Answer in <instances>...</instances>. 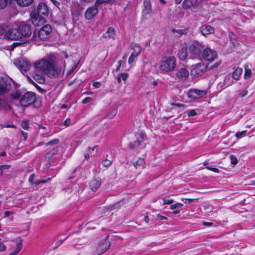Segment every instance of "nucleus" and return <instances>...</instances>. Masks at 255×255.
<instances>
[{
  "instance_id": "obj_1",
  "label": "nucleus",
  "mask_w": 255,
  "mask_h": 255,
  "mask_svg": "<svg viewBox=\"0 0 255 255\" xmlns=\"http://www.w3.org/2000/svg\"><path fill=\"white\" fill-rule=\"evenodd\" d=\"M35 67L48 76L53 78L57 77L61 70L55 64V59L53 55L46 56L35 63Z\"/></svg>"
},
{
  "instance_id": "obj_2",
  "label": "nucleus",
  "mask_w": 255,
  "mask_h": 255,
  "mask_svg": "<svg viewBox=\"0 0 255 255\" xmlns=\"http://www.w3.org/2000/svg\"><path fill=\"white\" fill-rule=\"evenodd\" d=\"M13 100H17L22 106L27 107L31 105L35 100V95L33 92H27L22 93L17 91L11 95Z\"/></svg>"
},
{
  "instance_id": "obj_3",
  "label": "nucleus",
  "mask_w": 255,
  "mask_h": 255,
  "mask_svg": "<svg viewBox=\"0 0 255 255\" xmlns=\"http://www.w3.org/2000/svg\"><path fill=\"white\" fill-rule=\"evenodd\" d=\"M159 69L166 72L173 71L176 65V59L174 56L164 58L159 63Z\"/></svg>"
},
{
  "instance_id": "obj_4",
  "label": "nucleus",
  "mask_w": 255,
  "mask_h": 255,
  "mask_svg": "<svg viewBox=\"0 0 255 255\" xmlns=\"http://www.w3.org/2000/svg\"><path fill=\"white\" fill-rule=\"evenodd\" d=\"M51 31V27L49 25H45L37 32L34 31L33 37L35 41L44 40L46 39Z\"/></svg>"
},
{
  "instance_id": "obj_5",
  "label": "nucleus",
  "mask_w": 255,
  "mask_h": 255,
  "mask_svg": "<svg viewBox=\"0 0 255 255\" xmlns=\"http://www.w3.org/2000/svg\"><path fill=\"white\" fill-rule=\"evenodd\" d=\"M207 66L203 63L197 64L191 71V76L196 77L203 75L207 70Z\"/></svg>"
},
{
  "instance_id": "obj_6",
  "label": "nucleus",
  "mask_w": 255,
  "mask_h": 255,
  "mask_svg": "<svg viewBox=\"0 0 255 255\" xmlns=\"http://www.w3.org/2000/svg\"><path fill=\"white\" fill-rule=\"evenodd\" d=\"M17 28L19 33L20 38L28 37L31 34L30 26L24 22L19 23Z\"/></svg>"
},
{
  "instance_id": "obj_7",
  "label": "nucleus",
  "mask_w": 255,
  "mask_h": 255,
  "mask_svg": "<svg viewBox=\"0 0 255 255\" xmlns=\"http://www.w3.org/2000/svg\"><path fill=\"white\" fill-rule=\"evenodd\" d=\"M14 64L22 73L27 71L30 67V64L26 60L22 58L16 59L14 61Z\"/></svg>"
},
{
  "instance_id": "obj_8",
  "label": "nucleus",
  "mask_w": 255,
  "mask_h": 255,
  "mask_svg": "<svg viewBox=\"0 0 255 255\" xmlns=\"http://www.w3.org/2000/svg\"><path fill=\"white\" fill-rule=\"evenodd\" d=\"M202 57L207 61L212 62L217 58V54L216 51L209 48H205L202 53Z\"/></svg>"
},
{
  "instance_id": "obj_9",
  "label": "nucleus",
  "mask_w": 255,
  "mask_h": 255,
  "mask_svg": "<svg viewBox=\"0 0 255 255\" xmlns=\"http://www.w3.org/2000/svg\"><path fill=\"white\" fill-rule=\"evenodd\" d=\"M205 46L201 43L195 41L190 45L189 49L190 52L195 55H199L201 53V51L204 50Z\"/></svg>"
},
{
  "instance_id": "obj_10",
  "label": "nucleus",
  "mask_w": 255,
  "mask_h": 255,
  "mask_svg": "<svg viewBox=\"0 0 255 255\" xmlns=\"http://www.w3.org/2000/svg\"><path fill=\"white\" fill-rule=\"evenodd\" d=\"M131 48L133 50V52L128 58V63L131 64L133 62L134 58H136L140 53L141 51V48L138 45L132 44Z\"/></svg>"
},
{
  "instance_id": "obj_11",
  "label": "nucleus",
  "mask_w": 255,
  "mask_h": 255,
  "mask_svg": "<svg viewBox=\"0 0 255 255\" xmlns=\"http://www.w3.org/2000/svg\"><path fill=\"white\" fill-rule=\"evenodd\" d=\"M206 94L205 90H200L198 89L190 90L188 92V96L192 99H198L204 96Z\"/></svg>"
},
{
  "instance_id": "obj_12",
  "label": "nucleus",
  "mask_w": 255,
  "mask_h": 255,
  "mask_svg": "<svg viewBox=\"0 0 255 255\" xmlns=\"http://www.w3.org/2000/svg\"><path fill=\"white\" fill-rule=\"evenodd\" d=\"M6 39L17 40L20 39V34L17 28H11L7 30Z\"/></svg>"
},
{
  "instance_id": "obj_13",
  "label": "nucleus",
  "mask_w": 255,
  "mask_h": 255,
  "mask_svg": "<svg viewBox=\"0 0 255 255\" xmlns=\"http://www.w3.org/2000/svg\"><path fill=\"white\" fill-rule=\"evenodd\" d=\"M189 73L185 68H182L177 70L176 73V77L181 81H185L187 79Z\"/></svg>"
},
{
  "instance_id": "obj_14",
  "label": "nucleus",
  "mask_w": 255,
  "mask_h": 255,
  "mask_svg": "<svg viewBox=\"0 0 255 255\" xmlns=\"http://www.w3.org/2000/svg\"><path fill=\"white\" fill-rule=\"evenodd\" d=\"M49 10L47 6L44 3H40L37 8V14L40 16H46L48 14Z\"/></svg>"
},
{
  "instance_id": "obj_15",
  "label": "nucleus",
  "mask_w": 255,
  "mask_h": 255,
  "mask_svg": "<svg viewBox=\"0 0 255 255\" xmlns=\"http://www.w3.org/2000/svg\"><path fill=\"white\" fill-rule=\"evenodd\" d=\"M110 247V244L107 241L99 244L96 248V252L98 255L102 254L107 251Z\"/></svg>"
},
{
  "instance_id": "obj_16",
  "label": "nucleus",
  "mask_w": 255,
  "mask_h": 255,
  "mask_svg": "<svg viewBox=\"0 0 255 255\" xmlns=\"http://www.w3.org/2000/svg\"><path fill=\"white\" fill-rule=\"evenodd\" d=\"M98 8L95 6L88 8L85 12V16L87 19H91L98 13Z\"/></svg>"
},
{
  "instance_id": "obj_17",
  "label": "nucleus",
  "mask_w": 255,
  "mask_h": 255,
  "mask_svg": "<svg viewBox=\"0 0 255 255\" xmlns=\"http://www.w3.org/2000/svg\"><path fill=\"white\" fill-rule=\"evenodd\" d=\"M198 5V0H184L182 6L184 9H188L192 7H195Z\"/></svg>"
},
{
  "instance_id": "obj_18",
  "label": "nucleus",
  "mask_w": 255,
  "mask_h": 255,
  "mask_svg": "<svg viewBox=\"0 0 255 255\" xmlns=\"http://www.w3.org/2000/svg\"><path fill=\"white\" fill-rule=\"evenodd\" d=\"M32 23L35 26L42 25L45 22V19L43 16L36 14L31 19Z\"/></svg>"
},
{
  "instance_id": "obj_19",
  "label": "nucleus",
  "mask_w": 255,
  "mask_h": 255,
  "mask_svg": "<svg viewBox=\"0 0 255 255\" xmlns=\"http://www.w3.org/2000/svg\"><path fill=\"white\" fill-rule=\"evenodd\" d=\"M101 185V180L99 178H96L91 181L90 184V188L92 191H96L99 189Z\"/></svg>"
},
{
  "instance_id": "obj_20",
  "label": "nucleus",
  "mask_w": 255,
  "mask_h": 255,
  "mask_svg": "<svg viewBox=\"0 0 255 255\" xmlns=\"http://www.w3.org/2000/svg\"><path fill=\"white\" fill-rule=\"evenodd\" d=\"M16 249L9 255H16L21 250L22 247V239L21 238H17L16 240Z\"/></svg>"
},
{
  "instance_id": "obj_21",
  "label": "nucleus",
  "mask_w": 255,
  "mask_h": 255,
  "mask_svg": "<svg viewBox=\"0 0 255 255\" xmlns=\"http://www.w3.org/2000/svg\"><path fill=\"white\" fill-rule=\"evenodd\" d=\"M201 30L202 34L206 36L214 32V29L210 25H205L202 26Z\"/></svg>"
},
{
  "instance_id": "obj_22",
  "label": "nucleus",
  "mask_w": 255,
  "mask_h": 255,
  "mask_svg": "<svg viewBox=\"0 0 255 255\" xmlns=\"http://www.w3.org/2000/svg\"><path fill=\"white\" fill-rule=\"evenodd\" d=\"M115 35V31L112 27H110L108 29L106 34H104L103 37L104 38H108L109 39L112 38Z\"/></svg>"
},
{
  "instance_id": "obj_23",
  "label": "nucleus",
  "mask_w": 255,
  "mask_h": 255,
  "mask_svg": "<svg viewBox=\"0 0 255 255\" xmlns=\"http://www.w3.org/2000/svg\"><path fill=\"white\" fill-rule=\"evenodd\" d=\"M151 11V6L150 2L148 1H144V9H143V13L144 14H148Z\"/></svg>"
},
{
  "instance_id": "obj_24",
  "label": "nucleus",
  "mask_w": 255,
  "mask_h": 255,
  "mask_svg": "<svg viewBox=\"0 0 255 255\" xmlns=\"http://www.w3.org/2000/svg\"><path fill=\"white\" fill-rule=\"evenodd\" d=\"M33 78L35 81L40 84L43 83L45 81L44 76L42 75L39 74L36 72L34 73L33 75Z\"/></svg>"
},
{
  "instance_id": "obj_25",
  "label": "nucleus",
  "mask_w": 255,
  "mask_h": 255,
  "mask_svg": "<svg viewBox=\"0 0 255 255\" xmlns=\"http://www.w3.org/2000/svg\"><path fill=\"white\" fill-rule=\"evenodd\" d=\"M18 5L22 7L27 6L31 4L34 0H15Z\"/></svg>"
},
{
  "instance_id": "obj_26",
  "label": "nucleus",
  "mask_w": 255,
  "mask_h": 255,
  "mask_svg": "<svg viewBox=\"0 0 255 255\" xmlns=\"http://www.w3.org/2000/svg\"><path fill=\"white\" fill-rule=\"evenodd\" d=\"M8 27L7 25L5 24H0V36L3 37L4 38L6 39V35L7 34Z\"/></svg>"
},
{
  "instance_id": "obj_27",
  "label": "nucleus",
  "mask_w": 255,
  "mask_h": 255,
  "mask_svg": "<svg viewBox=\"0 0 255 255\" xmlns=\"http://www.w3.org/2000/svg\"><path fill=\"white\" fill-rule=\"evenodd\" d=\"M183 206V204L180 203H177L175 204L172 205L170 206V209L172 210H174V211L172 212L174 214H177L180 213L179 208H181Z\"/></svg>"
},
{
  "instance_id": "obj_28",
  "label": "nucleus",
  "mask_w": 255,
  "mask_h": 255,
  "mask_svg": "<svg viewBox=\"0 0 255 255\" xmlns=\"http://www.w3.org/2000/svg\"><path fill=\"white\" fill-rule=\"evenodd\" d=\"M178 56L181 60H184L187 56V49L184 48L181 49L178 53Z\"/></svg>"
},
{
  "instance_id": "obj_29",
  "label": "nucleus",
  "mask_w": 255,
  "mask_h": 255,
  "mask_svg": "<svg viewBox=\"0 0 255 255\" xmlns=\"http://www.w3.org/2000/svg\"><path fill=\"white\" fill-rule=\"evenodd\" d=\"M243 72L242 69L241 68H238L236 69V70L233 73L232 77L233 78L236 80H238L242 73Z\"/></svg>"
},
{
  "instance_id": "obj_30",
  "label": "nucleus",
  "mask_w": 255,
  "mask_h": 255,
  "mask_svg": "<svg viewBox=\"0 0 255 255\" xmlns=\"http://www.w3.org/2000/svg\"><path fill=\"white\" fill-rule=\"evenodd\" d=\"M128 74L127 73H123L120 74L118 76L117 80L118 82L120 83L121 82V79L123 80L124 81H126L128 77Z\"/></svg>"
},
{
  "instance_id": "obj_31",
  "label": "nucleus",
  "mask_w": 255,
  "mask_h": 255,
  "mask_svg": "<svg viewBox=\"0 0 255 255\" xmlns=\"http://www.w3.org/2000/svg\"><path fill=\"white\" fill-rule=\"evenodd\" d=\"M144 163V159L143 158H139L134 163L133 165L136 168L138 166H142Z\"/></svg>"
},
{
  "instance_id": "obj_32",
  "label": "nucleus",
  "mask_w": 255,
  "mask_h": 255,
  "mask_svg": "<svg viewBox=\"0 0 255 255\" xmlns=\"http://www.w3.org/2000/svg\"><path fill=\"white\" fill-rule=\"evenodd\" d=\"M141 142V141H140V140H137L135 141L133 143H130L129 145V147L131 149H133L138 146L140 144Z\"/></svg>"
},
{
  "instance_id": "obj_33",
  "label": "nucleus",
  "mask_w": 255,
  "mask_h": 255,
  "mask_svg": "<svg viewBox=\"0 0 255 255\" xmlns=\"http://www.w3.org/2000/svg\"><path fill=\"white\" fill-rule=\"evenodd\" d=\"M252 71L250 69L246 68L245 69V72L244 75V78L245 79L250 78L252 75Z\"/></svg>"
},
{
  "instance_id": "obj_34",
  "label": "nucleus",
  "mask_w": 255,
  "mask_h": 255,
  "mask_svg": "<svg viewBox=\"0 0 255 255\" xmlns=\"http://www.w3.org/2000/svg\"><path fill=\"white\" fill-rule=\"evenodd\" d=\"M9 0H0V9H3L6 7Z\"/></svg>"
},
{
  "instance_id": "obj_35",
  "label": "nucleus",
  "mask_w": 255,
  "mask_h": 255,
  "mask_svg": "<svg viewBox=\"0 0 255 255\" xmlns=\"http://www.w3.org/2000/svg\"><path fill=\"white\" fill-rule=\"evenodd\" d=\"M21 126L24 129H27L29 128L28 122L26 121H23L21 122Z\"/></svg>"
},
{
  "instance_id": "obj_36",
  "label": "nucleus",
  "mask_w": 255,
  "mask_h": 255,
  "mask_svg": "<svg viewBox=\"0 0 255 255\" xmlns=\"http://www.w3.org/2000/svg\"><path fill=\"white\" fill-rule=\"evenodd\" d=\"M59 140L58 139H54L53 140H52L49 142H47L45 143V145L46 146L50 145H53V144H56L59 142Z\"/></svg>"
},
{
  "instance_id": "obj_37",
  "label": "nucleus",
  "mask_w": 255,
  "mask_h": 255,
  "mask_svg": "<svg viewBox=\"0 0 255 255\" xmlns=\"http://www.w3.org/2000/svg\"><path fill=\"white\" fill-rule=\"evenodd\" d=\"M172 32L175 33L176 32L179 35H181L184 34L186 33V30H182V29H173L172 30Z\"/></svg>"
},
{
  "instance_id": "obj_38",
  "label": "nucleus",
  "mask_w": 255,
  "mask_h": 255,
  "mask_svg": "<svg viewBox=\"0 0 255 255\" xmlns=\"http://www.w3.org/2000/svg\"><path fill=\"white\" fill-rule=\"evenodd\" d=\"M230 159L231 160V163L234 164L236 165L237 164L238 160L237 158L233 155H232L230 156Z\"/></svg>"
},
{
  "instance_id": "obj_39",
  "label": "nucleus",
  "mask_w": 255,
  "mask_h": 255,
  "mask_svg": "<svg viewBox=\"0 0 255 255\" xmlns=\"http://www.w3.org/2000/svg\"><path fill=\"white\" fill-rule=\"evenodd\" d=\"M246 132H247L246 130H243V131H242L240 132H238L236 134V136L237 138H239L241 137H242V136H244L246 134Z\"/></svg>"
},
{
  "instance_id": "obj_40",
  "label": "nucleus",
  "mask_w": 255,
  "mask_h": 255,
  "mask_svg": "<svg viewBox=\"0 0 255 255\" xmlns=\"http://www.w3.org/2000/svg\"><path fill=\"white\" fill-rule=\"evenodd\" d=\"M112 163V161L108 159H105L103 161V164L105 167H108Z\"/></svg>"
},
{
  "instance_id": "obj_41",
  "label": "nucleus",
  "mask_w": 255,
  "mask_h": 255,
  "mask_svg": "<svg viewBox=\"0 0 255 255\" xmlns=\"http://www.w3.org/2000/svg\"><path fill=\"white\" fill-rule=\"evenodd\" d=\"M189 117H192L196 115L197 113L195 110H191L187 112Z\"/></svg>"
},
{
  "instance_id": "obj_42",
  "label": "nucleus",
  "mask_w": 255,
  "mask_h": 255,
  "mask_svg": "<svg viewBox=\"0 0 255 255\" xmlns=\"http://www.w3.org/2000/svg\"><path fill=\"white\" fill-rule=\"evenodd\" d=\"M221 63H222L221 61H219L217 63L214 64L213 65H212L210 67V69H212L216 68L218 67L221 64Z\"/></svg>"
},
{
  "instance_id": "obj_43",
  "label": "nucleus",
  "mask_w": 255,
  "mask_h": 255,
  "mask_svg": "<svg viewBox=\"0 0 255 255\" xmlns=\"http://www.w3.org/2000/svg\"><path fill=\"white\" fill-rule=\"evenodd\" d=\"M230 81L229 77H226L224 80L225 85L229 86L232 84V82H228Z\"/></svg>"
},
{
  "instance_id": "obj_44",
  "label": "nucleus",
  "mask_w": 255,
  "mask_h": 255,
  "mask_svg": "<svg viewBox=\"0 0 255 255\" xmlns=\"http://www.w3.org/2000/svg\"><path fill=\"white\" fill-rule=\"evenodd\" d=\"M247 94H248V91L246 89H245L241 92V93L239 95V96L240 97L243 98V97L246 96Z\"/></svg>"
},
{
  "instance_id": "obj_45",
  "label": "nucleus",
  "mask_w": 255,
  "mask_h": 255,
  "mask_svg": "<svg viewBox=\"0 0 255 255\" xmlns=\"http://www.w3.org/2000/svg\"><path fill=\"white\" fill-rule=\"evenodd\" d=\"M58 150L57 149H55V148H54L53 149H52L51 150H50L48 153H47V155H54L55 154H56Z\"/></svg>"
},
{
  "instance_id": "obj_46",
  "label": "nucleus",
  "mask_w": 255,
  "mask_h": 255,
  "mask_svg": "<svg viewBox=\"0 0 255 255\" xmlns=\"http://www.w3.org/2000/svg\"><path fill=\"white\" fill-rule=\"evenodd\" d=\"M92 100V98L91 97H86L83 100L82 103L84 104H86L87 103L90 102Z\"/></svg>"
},
{
  "instance_id": "obj_47",
  "label": "nucleus",
  "mask_w": 255,
  "mask_h": 255,
  "mask_svg": "<svg viewBox=\"0 0 255 255\" xmlns=\"http://www.w3.org/2000/svg\"><path fill=\"white\" fill-rule=\"evenodd\" d=\"M64 126L68 127L71 125V120L70 119H67L63 123Z\"/></svg>"
},
{
  "instance_id": "obj_48",
  "label": "nucleus",
  "mask_w": 255,
  "mask_h": 255,
  "mask_svg": "<svg viewBox=\"0 0 255 255\" xmlns=\"http://www.w3.org/2000/svg\"><path fill=\"white\" fill-rule=\"evenodd\" d=\"M207 168L209 170H211V171L216 172V173H218L219 172V169H218L217 168L211 167V166H207Z\"/></svg>"
},
{
  "instance_id": "obj_49",
  "label": "nucleus",
  "mask_w": 255,
  "mask_h": 255,
  "mask_svg": "<svg viewBox=\"0 0 255 255\" xmlns=\"http://www.w3.org/2000/svg\"><path fill=\"white\" fill-rule=\"evenodd\" d=\"M164 203L163 204H170L173 202V199H163Z\"/></svg>"
},
{
  "instance_id": "obj_50",
  "label": "nucleus",
  "mask_w": 255,
  "mask_h": 255,
  "mask_svg": "<svg viewBox=\"0 0 255 255\" xmlns=\"http://www.w3.org/2000/svg\"><path fill=\"white\" fill-rule=\"evenodd\" d=\"M97 147V145H95L93 148H91L90 147H89L87 148V151L88 152H89L90 154H91L92 152H93Z\"/></svg>"
},
{
  "instance_id": "obj_51",
  "label": "nucleus",
  "mask_w": 255,
  "mask_h": 255,
  "mask_svg": "<svg viewBox=\"0 0 255 255\" xmlns=\"http://www.w3.org/2000/svg\"><path fill=\"white\" fill-rule=\"evenodd\" d=\"M229 37L231 41L234 40L236 38V35H235L233 33L230 32L229 33Z\"/></svg>"
},
{
  "instance_id": "obj_52",
  "label": "nucleus",
  "mask_w": 255,
  "mask_h": 255,
  "mask_svg": "<svg viewBox=\"0 0 255 255\" xmlns=\"http://www.w3.org/2000/svg\"><path fill=\"white\" fill-rule=\"evenodd\" d=\"M34 178V174H32L29 177V181L31 184H34L33 180Z\"/></svg>"
},
{
  "instance_id": "obj_53",
  "label": "nucleus",
  "mask_w": 255,
  "mask_h": 255,
  "mask_svg": "<svg viewBox=\"0 0 255 255\" xmlns=\"http://www.w3.org/2000/svg\"><path fill=\"white\" fill-rule=\"evenodd\" d=\"M172 105L177 106L178 107H180V108L185 107V105H184V104H179V103H173V104H172Z\"/></svg>"
},
{
  "instance_id": "obj_54",
  "label": "nucleus",
  "mask_w": 255,
  "mask_h": 255,
  "mask_svg": "<svg viewBox=\"0 0 255 255\" xmlns=\"http://www.w3.org/2000/svg\"><path fill=\"white\" fill-rule=\"evenodd\" d=\"M101 85V83L98 82H95L93 83V86L96 88H99Z\"/></svg>"
},
{
  "instance_id": "obj_55",
  "label": "nucleus",
  "mask_w": 255,
  "mask_h": 255,
  "mask_svg": "<svg viewBox=\"0 0 255 255\" xmlns=\"http://www.w3.org/2000/svg\"><path fill=\"white\" fill-rule=\"evenodd\" d=\"M157 218L160 220L167 219V218L166 217L162 216V215H157Z\"/></svg>"
},
{
  "instance_id": "obj_56",
  "label": "nucleus",
  "mask_w": 255,
  "mask_h": 255,
  "mask_svg": "<svg viewBox=\"0 0 255 255\" xmlns=\"http://www.w3.org/2000/svg\"><path fill=\"white\" fill-rule=\"evenodd\" d=\"M121 64H122V61H119V65L118 66V67L116 68V72H119L120 70V68H121Z\"/></svg>"
},
{
  "instance_id": "obj_57",
  "label": "nucleus",
  "mask_w": 255,
  "mask_h": 255,
  "mask_svg": "<svg viewBox=\"0 0 255 255\" xmlns=\"http://www.w3.org/2000/svg\"><path fill=\"white\" fill-rule=\"evenodd\" d=\"M231 42L234 47H236V46H238L239 44V43L237 41H236V39L234 40L231 41Z\"/></svg>"
},
{
  "instance_id": "obj_58",
  "label": "nucleus",
  "mask_w": 255,
  "mask_h": 255,
  "mask_svg": "<svg viewBox=\"0 0 255 255\" xmlns=\"http://www.w3.org/2000/svg\"><path fill=\"white\" fill-rule=\"evenodd\" d=\"M53 3L56 6H58L59 5V2L56 0H51Z\"/></svg>"
},
{
  "instance_id": "obj_59",
  "label": "nucleus",
  "mask_w": 255,
  "mask_h": 255,
  "mask_svg": "<svg viewBox=\"0 0 255 255\" xmlns=\"http://www.w3.org/2000/svg\"><path fill=\"white\" fill-rule=\"evenodd\" d=\"M9 167V166L8 165H2V166H0V170H2L3 169H8Z\"/></svg>"
},
{
  "instance_id": "obj_60",
  "label": "nucleus",
  "mask_w": 255,
  "mask_h": 255,
  "mask_svg": "<svg viewBox=\"0 0 255 255\" xmlns=\"http://www.w3.org/2000/svg\"><path fill=\"white\" fill-rule=\"evenodd\" d=\"M212 224H213V223H210V222H203V225L204 226H211L212 225Z\"/></svg>"
},
{
  "instance_id": "obj_61",
  "label": "nucleus",
  "mask_w": 255,
  "mask_h": 255,
  "mask_svg": "<svg viewBox=\"0 0 255 255\" xmlns=\"http://www.w3.org/2000/svg\"><path fill=\"white\" fill-rule=\"evenodd\" d=\"M184 200L186 201H188V203H191L192 202L196 200L195 199H184Z\"/></svg>"
},
{
  "instance_id": "obj_62",
  "label": "nucleus",
  "mask_w": 255,
  "mask_h": 255,
  "mask_svg": "<svg viewBox=\"0 0 255 255\" xmlns=\"http://www.w3.org/2000/svg\"><path fill=\"white\" fill-rule=\"evenodd\" d=\"M27 79L29 82H30L32 84H33L34 85H35V84L34 83V82L32 81V80L31 79V78L30 77L27 76Z\"/></svg>"
},
{
  "instance_id": "obj_63",
  "label": "nucleus",
  "mask_w": 255,
  "mask_h": 255,
  "mask_svg": "<svg viewBox=\"0 0 255 255\" xmlns=\"http://www.w3.org/2000/svg\"><path fill=\"white\" fill-rule=\"evenodd\" d=\"M21 133L23 136L24 139L26 140L27 138V133L23 131H21Z\"/></svg>"
},
{
  "instance_id": "obj_64",
  "label": "nucleus",
  "mask_w": 255,
  "mask_h": 255,
  "mask_svg": "<svg viewBox=\"0 0 255 255\" xmlns=\"http://www.w3.org/2000/svg\"><path fill=\"white\" fill-rule=\"evenodd\" d=\"M45 182H46V180H42L38 181L37 182H35V184L36 185H37L40 183H45Z\"/></svg>"
}]
</instances>
